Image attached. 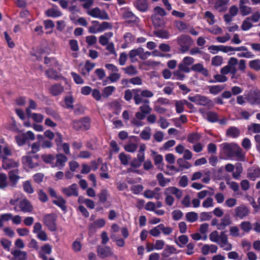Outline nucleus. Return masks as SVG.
<instances>
[{"label": "nucleus", "instance_id": "nucleus-1", "mask_svg": "<svg viewBox=\"0 0 260 260\" xmlns=\"http://www.w3.org/2000/svg\"><path fill=\"white\" fill-rule=\"evenodd\" d=\"M164 194L166 196V204L169 206H171L174 204L175 201L172 194H174L177 198L180 199L182 196V191L175 187L171 186L165 188Z\"/></svg>", "mask_w": 260, "mask_h": 260}, {"label": "nucleus", "instance_id": "nucleus-2", "mask_svg": "<svg viewBox=\"0 0 260 260\" xmlns=\"http://www.w3.org/2000/svg\"><path fill=\"white\" fill-rule=\"evenodd\" d=\"M15 139L17 144L19 146H22L26 143L27 140H35V135L32 132L28 131L26 133H21L16 136Z\"/></svg>", "mask_w": 260, "mask_h": 260}, {"label": "nucleus", "instance_id": "nucleus-3", "mask_svg": "<svg viewBox=\"0 0 260 260\" xmlns=\"http://www.w3.org/2000/svg\"><path fill=\"white\" fill-rule=\"evenodd\" d=\"M87 14L92 17L101 20H108L109 19L108 13L105 10H101L98 7L87 10Z\"/></svg>", "mask_w": 260, "mask_h": 260}, {"label": "nucleus", "instance_id": "nucleus-4", "mask_svg": "<svg viewBox=\"0 0 260 260\" xmlns=\"http://www.w3.org/2000/svg\"><path fill=\"white\" fill-rule=\"evenodd\" d=\"M96 252L99 257L102 259L115 256L112 248L108 246H98Z\"/></svg>", "mask_w": 260, "mask_h": 260}, {"label": "nucleus", "instance_id": "nucleus-5", "mask_svg": "<svg viewBox=\"0 0 260 260\" xmlns=\"http://www.w3.org/2000/svg\"><path fill=\"white\" fill-rule=\"evenodd\" d=\"M56 220V217L53 214L46 215L43 219L44 224L52 232L55 231L57 229Z\"/></svg>", "mask_w": 260, "mask_h": 260}, {"label": "nucleus", "instance_id": "nucleus-6", "mask_svg": "<svg viewBox=\"0 0 260 260\" xmlns=\"http://www.w3.org/2000/svg\"><path fill=\"white\" fill-rule=\"evenodd\" d=\"M73 126L76 130L86 131L90 127V119L88 118H84L79 120L73 121Z\"/></svg>", "mask_w": 260, "mask_h": 260}, {"label": "nucleus", "instance_id": "nucleus-7", "mask_svg": "<svg viewBox=\"0 0 260 260\" xmlns=\"http://www.w3.org/2000/svg\"><path fill=\"white\" fill-rule=\"evenodd\" d=\"M194 61V59L193 58L190 56H186L178 65V69L181 71L187 73H189L191 69L189 67L192 64Z\"/></svg>", "mask_w": 260, "mask_h": 260}, {"label": "nucleus", "instance_id": "nucleus-8", "mask_svg": "<svg viewBox=\"0 0 260 260\" xmlns=\"http://www.w3.org/2000/svg\"><path fill=\"white\" fill-rule=\"evenodd\" d=\"M188 98L190 101L202 106L210 105L212 103L211 101L208 98L200 94H197L192 96H189Z\"/></svg>", "mask_w": 260, "mask_h": 260}, {"label": "nucleus", "instance_id": "nucleus-9", "mask_svg": "<svg viewBox=\"0 0 260 260\" xmlns=\"http://www.w3.org/2000/svg\"><path fill=\"white\" fill-rule=\"evenodd\" d=\"M133 6L138 11L141 13L147 12L149 9L148 0H134Z\"/></svg>", "mask_w": 260, "mask_h": 260}, {"label": "nucleus", "instance_id": "nucleus-10", "mask_svg": "<svg viewBox=\"0 0 260 260\" xmlns=\"http://www.w3.org/2000/svg\"><path fill=\"white\" fill-rule=\"evenodd\" d=\"M220 240L217 243L223 250L229 251L232 249V244L229 242L228 235L225 232H220Z\"/></svg>", "mask_w": 260, "mask_h": 260}, {"label": "nucleus", "instance_id": "nucleus-11", "mask_svg": "<svg viewBox=\"0 0 260 260\" xmlns=\"http://www.w3.org/2000/svg\"><path fill=\"white\" fill-rule=\"evenodd\" d=\"M225 147L226 149H231L233 150V155L237 157L238 160H243L244 158L245 153L242 149L236 145L225 144Z\"/></svg>", "mask_w": 260, "mask_h": 260}, {"label": "nucleus", "instance_id": "nucleus-12", "mask_svg": "<svg viewBox=\"0 0 260 260\" xmlns=\"http://www.w3.org/2000/svg\"><path fill=\"white\" fill-rule=\"evenodd\" d=\"M178 44L183 51L187 50L191 44V39L189 36L182 35L177 39Z\"/></svg>", "mask_w": 260, "mask_h": 260}, {"label": "nucleus", "instance_id": "nucleus-13", "mask_svg": "<svg viewBox=\"0 0 260 260\" xmlns=\"http://www.w3.org/2000/svg\"><path fill=\"white\" fill-rule=\"evenodd\" d=\"M160 188L159 187H155L153 190H146L144 193V196L147 199L155 198L156 200H159L160 198Z\"/></svg>", "mask_w": 260, "mask_h": 260}, {"label": "nucleus", "instance_id": "nucleus-14", "mask_svg": "<svg viewBox=\"0 0 260 260\" xmlns=\"http://www.w3.org/2000/svg\"><path fill=\"white\" fill-rule=\"evenodd\" d=\"M218 250L217 246L215 244H203L201 248V253L206 255L210 253H215Z\"/></svg>", "mask_w": 260, "mask_h": 260}, {"label": "nucleus", "instance_id": "nucleus-15", "mask_svg": "<svg viewBox=\"0 0 260 260\" xmlns=\"http://www.w3.org/2000/svg\"><path fill=\"white\" fill-rule=\"evenodd\" d=\"M61 191L62 193L68 197L78 196L77 185L75 183L69 187L62 188Z\"/></svg>", "mask_w": 260, "mask_h": 260}, {"label": "nucleus", "instance_id": "nucleus-16", "mask_svg": "<svg viewBox=\"0 0 260 260\" xmlns=\"http://www.w3.org/2000/svg\"><path fill=\"white\" fill-rule=\"evenodd\" d=\"M18 207L20 208V210L23 212H30L33 209L32 206L25 198L19 202Z\"/></svg>", "mask_w": 260, "mask_h": 260}, {"label": "nucleus", "instance_id": "nucleus-17", "mask_svg": "<svg viewBox=\"0 0 260 260\" xmlns=\"http://www.w3.org/2000/svg\"><path fill=\"white\" fill-rule=\"evenodd\" d=\"M235 212L236 216L240 219H243L249 214L248 208L244 205H241L237 207L235 209Z\"/></svg>", "mask_w": 260, "mask_h": 260}, {"label": "nucleus", "instance_id": "nucleus-18", "mask_svg": "<svg viewBox=\"0 0 260 260\" xmlns=\"http://www.w3.org/2000/svg\"><path fill=\"white\" fill-rule=\"evenodd\" d=\"M248 101L252 105L260 103V91L254 90L250 93Z\"/></svg>", "mask_w": 260, "mask_h": 260}, {"label": "nucleus", "instance_id": "nucleus-19", "mask_svg": "<svg viewBox=\"0 0 260 260\" xmlns=\"http://www.w3.org/2000/svg\"><path fill=\"white\" fill-rule=\"evenodd\" d=\"M191 70L193 71L198 72L202 74L205 77L209 76V71L204 67L203 64L198 63L193 64L191 68Z\"/></svg>", "mask_w": 260, "mask_h": 260}, {"label": "nucleus", "instance_id": "nucleus-20", "mask_svg": "<svg viewBox=\"0 0 260 260\" xmlns=\"http://www.w3.org/2000/svg\"><path fill=\"white\" fill-rule=\"evenodd\" d=\"M232 220L229 215H225L220 219V222L218 225V230L220 231L224 230L226 226L231 224Z\"/></svg>", "mask_w": 260, "mask_h": 260}, {"label": "nucleus", "instance_id": "nucleus-21", "mask_svg": "<svg viewBox=\"0 0 260 260\" xmlns=\"http://www.w3.org/2000/svg\"><path fill=\"white\" fill-rule=\"evenodd\" d=\"M243 49H245V48L242 47L234 48L231 46L224 45H221V51L223 53H228L230 55L235 54V51H240L241 50Z\"/></svg>", "mask_w": 260, "mask_h": 260}, {"label": "nucleus", "instance_id": "nucleus-22", "mask_svg": "<svg viewBox=\"0 0 260 260\" xmlns=\"http://www.w3.org/2000/svg\"><path fill=\"white\" fill-rule=\"evenodd\" d=\"M29 153H27L28 154ZM22 163L25 167L28 168H34L38 166L37 163H33L32 162L31 157L28 155L23 156L21 158Z\"/></svg>", "mask_w": 260, "mask_h": 260}, {"label": "nucleus", "instance_id": "nucleus-23", "mask_svg": "<svg viewBox=\"0 0 260 260\" xmlns=\"http://www.w3.org/2000/svg\"><path fill=\"white\" fill-rule=\"evenodd\" d=\"M2 166L4 169L7 170L17 168L18 166V163L12 159L4 158Z\"/></svg>", "mask_w": 260, "mask_h": 260}, {"label": "nucleus", "instance_id": "nucleus-24", "mask_svg": "<svg viewBox=\"0 0 260 260\" xmlns=\"http://www.w3.org/2000/svg\"><path fill=\"white\" fill-rule=\"evenodd\" d=\"M11 254L16 260H27V253L25 251L14 249L11 251Z\"/></svg>", "mask_w": 260, "mask_h": 260}, {"label": "nucleus", "instance_id": "nucleus-25", "mask_svg": "<svg viewBox=\"0 0 260 260\" xmlns=\"http://www.w3.org/2000/svg\"><path fill=\"white\" fill-rule=\"evenodd\" d=\"M106 222L104 219H98L89 225V230L94 232L96 229L103 228Z\"/></svg>", "mask_w": 260, "mask_h": 260}, {"label": "nucleus", "instance_id": "nucleus-26", "mask_svg": "<svg viewBox=\"0 0 260 260\" xmlns=\"http://www.w3.org/2000/svg\"><path fill=\"white\" fill-rule=\"evenodd\" d=\"M229 0H216L214 7L219 12L224 11L227 9Z\"/></svg>", "mask_w": 260, "mask_h": 260}, {"label": "nucleus", "instance_id": "nucleus-27", "mask_svg": "<svg viewBox=\"0 0 260 260\" xmlns=\"http://www.w3.org/2000/svg\"><path fill=\"white\" fill-rule=\"evenodd\" d=\"M113 35V34L112 32L105 33L99 37V43L102 46H106L108 44L110 43L109 40L112 37Z\"/></svg>", "mask_w": 260, "mask_h": 260}, {"label": "nucleus", "instance_id": "nucleus-28", "mask_svg": "<svg viewBox=\"0 0 260 260\" xmlns=\"http://www.w3.org/2000/svg\"><path fill=\"white\" fill-rule=\"evenodd\" d=\"M184 105H187L188 106L191 105V104L189 103L185 100L176 101L175 102V107L177 113H181L183 112Z\"/></svg>", "mask_w": 260, "mask_h": 260}, {"label": "nucleus", "instance_id": "nucleus-29", "mask_svg": "<svg viewBox=\"0 0 260 260\" xmlns=\"http://www.w3.org/2000/svg\"><path fill=\"white\" fill-rule=\"evenodd\" d=\"M152 20L153 24L155 27L159 28L162 27L165 25V21L163 17L156 16L155 15H152Z\"/></svg>", "mask_w": 260, "mask_h": 260}, {"label": "nucleus", "instance_id": "nucleus-30", "mask_svg": "<svg viewBox=\"0 0 260 260\" xmlns=\"http://www.w3.org/2000/svg\"><path fill=\"white\" fill-rule=\"evenodd\" d=\"M188 242V238L187 236L182 235L175 240V243L180 248H182Z\"/></svg>", "mask_w": 260, "mask_h": 260}, {"label": "nucleus", "instance_id": "nucleus-31", "mask_svg": "<svg viewBox=\"0 0 260 260\" xmlns=\"http://www.w3.org/2000/svg\"><path fill=\"white\" fill-rule=\"evenodd\" d=\"M18 174L19 171L18 169L12 170L9 172V179L13 185L16 184L20 178L19 176H18Z\"/></svg>", "mask_w": 260, "mask_h": 260}, {"label": "nucleus", "instance_id": "nucleus-32", "mask_svg": "<svg viewBox=\"0 0 260 260\" xmlns=\"http://www.w3.org/2000/svg\"><path fill=\"white\" fill-rule=\"evenodd\" d=\"M141 89H133L134 93V100L136 105H139L141 103L144 102L143 96L141 94Z\"/></svg>", "mask_w": 260, "mask_h": 260}, {"label": "nucleus", "instance_id": "nucleus-33", "mask_svg": "<svg viewBox=\"0 0 260 260\" xmlns=\"http://www.w3.org/2000/svg\"><path fill=\"white\" fill-rule=\"evenodd\" d=\"M177 249L173 246L171 245H166L162 251V255L164 257H168L173 253H178Z\"/></svg>", "mask_w": 260, "mask_h": 260}, {"label": "nucleus", "instance_id": "nucleus-34", "mask_svg": "<svg viewBox=\"0 0 260 260\" xmlns=\"http://www.w3.org/2000/svg\"><path fill=\"white\" fill-rule=\"evenodd\" d=\"M64 90V88L60 84H55L51 86L50 89L51 93L53 95H57L62 93Z\"/></svg>", "mask_w": 260, "mask_h": 260}, {"label": "nucleus", "instance_id": "nucleus-35", "mask_svg": "<svg viewBox=\"0 0 260 260\" xmlns=\"http://www.w3.org/2000/svg\"><path fill=\"white\" fill-rule=\"evenodd\" d=\"M226 135L230 137L237 138L240 135V131L236 127L231 126L226 130Z\"/></svg>", "mask_w": 260, "mask_h": 260}, {"label": "nucleus", "instance_id": "nucleus-36", "mask_svg": "<svg viewBox=\"0 0 260 260\" xmlns=\"http://www.w3.org/2000/svg\"><path fill=\"white\" fill-rule=\"evenodd\" d=\"M252 22H253L251 20L250 17H246L242 23L241 26V29L244 31L249 30L253 26Z\"/></svg>", "mask_w": 260, "mask_h": 260}, {"label": "nucleus", "instance_id": "nucleus-37", "mask_svg": "<svg viewBox=\"0 0 260 260\" xmlns=\"http://www.w3.org/2000/svg\"><path fill=\"white\" fill-rule=\"evenodd\" d=\"M241 47L244 48L245 49L241 50L240 51H243V52L237 54V56L239 57L252 58L254 57V55L251 52L248 51L247 48L246 47L243 46H241Z\"/></svg>", "mask_w": 260, "mask_h": 260}, {"label": "nucleus", "instance_id": "nucleus-38", "mask_svg": "<svg viewBox=\"0 0 260 260\" xmlns=\"http://www.w3.org/2000/svg\"><path fill=\"white\" fill-rule=\"evenodd\" d=\"M115 89L116 88L114 86L105 87L102 90V96L104 98H108L112 94Z\"/></svg>", "mask_w": 260, "mask_h": 260}, {"label": "nucleus", "instance_id": "nucleus-39", "mask_svg": "<svg viewBox=\"0 0 260 260\" xmlns=\"http://www.w3.org/2000/svg\"><path fill=\"white\" fill-rule=\"evenodd\" d=\"M124 39L125 40V43L122 44V48H126L128 45L134 41V36L129 32H126L124 35Z\"/></svg>", "mask_w": 260, "mask_h": 260}, {"label": "nucleus", "instance_id": "nucleus-40", "mask_svg": "<svg viewBox=\"0 0 260 260\" xmlns=\"http://www.w3.org/2000/svg\"><path fill=\"white\" fill-rule=\"evenodd\" d=\"M204 116L207 118V119L211 122H215L218 120V116L217 114L213 112H208L206 113H204Z\"/></svg>", "mask_w": 260, "mask_h": 260}, {"label": "nucleus", "instance_id": "nucleus-41", "mask_svg": "<svg viewBox=\"0 0 260 260\" xmlns=\"http://www.w3.org/2000/svg\"><path fill=\"white\" fill-rule=\"evenodd\" d=\"M88 31L91 34H97L100 32L99 28V22L98 21H93L92 25L88 27Z\"/></svg>", "mask_w": 260, "mask_h": 260}, {"label": "nucleus", "instance_id": "nucleus-42", "mask_svg": "<svg viewBox=\"0 0 260 260\" xmlns=\"http://www.w3.org/2000/svg\"><path fill=\"white\" fill-rule=\"evenodd\" d=\"M248 65L251 69L256 71H259L260 70V59H255L250 60L249 61Z\"/></svg>", "mask_w": 260, "mask_h": 260}, {"label": "nucleus", "instance_id": "nucleus-43", "mask_svg": "<svg viewBox=\"0 0 260 260\" xmlns=\"http://www.w3.org/2000/svg\"><path fill=\"white\" fill-rule=\"evenodd\" d=\"M123 16L124 18L132 22H137L139 19L132 12L129 11L124 12Z\"/></svg>", "mask_w": 260, "mask_h": 260}, {"label": "nucleus", "instance_id": "nucleus-44", "mask_svg": "<svg viewBox=\"0 0 260 260\" xmlns=\"http://www.w3.org/2000/svg\"><path fill=\"white\" fill-rule=\"evenodd\" d=\"M224 87L220 85H212L208 86L210 93L216 95L223 89Z\"/></svg>", "mask_w": 260, "mask_h": 260}, {"label": "nucleus", "instance_id": "nucleus-45", "mask_svg": "<svg viewBox=\"0 0 260 260\" xmlns=\"http://www.w3.org/2000/svg\"><path fill=\"white\" fill-rule=\"evenodd\" d=\"M159 184L161 186H166L170 181V179L165 178L162 173H158L156 176Z\"/></svg>", "mask_w": 260, "mask_h": 260}, {"label": "nucleus", "instance_id": "nucleus-46", "mask_svg": "<svg viewBox=\"0 0 260 260\" xmlns=\"http://www.w3.org/2000/svg\"><path fill=\"white\" fill-rule=\"evenodd\" d=\"M45 14L48 17H57L60 16L61 15V12L55 8H51V9L47 10L45 12Z\"/></svg>", "mask_w": 260, "mask_h": 260}, {"label": "nucleus", "instance_id": "nucleus-47", "mask_svg": "<svg viewBox=\"0 0 260 260\" xmlns=\"http://www.w3.org/2000/svg\"><path fill=\"white\" fill-rule=\"evenodd\" d=\"M21 193H16L14 195V198L10 201V204L11 205L15 206L14 207V210L16 211H18V207L16 206V204L19 202V200L21 197Z\"/></svg>", "mask_w": 260, "mask_h": 260}, {"label": "nucleus", "instance_id": "nucleus-48", "mask_svg": "<svg viewBox=\"0 0 260 260\" xmlns=\"http://www.w3.org/2000/svg\"><path fill=\"white\" fill-rule=\"evenodd\" d=\"M53 203L61 208L63 210L66 209V201L61 197L56 198L55 200L53 201Z\"/></svg>", "mask_w": 260, "mask_h": 260}, {"label": "nucleus", "instance_id": "nucleus-49", "mask_svg": "<svg viewBox=\"0 0 260 260\" xmlns=\"http://www.w3.org/2000/svg\"><path fill=\"white\" fill-rule=\"evenodd\" d=\"M144 102L146 104H144L139 107L140 111L145 114H150L152 111V108L148 104L149 101L148 100H145Z\"/></svg>", "mask_w": 260, "mask_h": 260}, {"label": "nucleus", "instance_id": "nucleus-50", "mask_svg": "<svg viewBox=\"0 0 260 260\" xmlns=\"http://www.w3.org/2000/svg\"><path fill=\"white\" fill-rule=\"evenodd\" d=\"M145 149V145L144 144H141L139 150V153L137 155V159L141 161L142 162H143L145 159L144 151Z\"/></svg>", "mask_w": 260, "mask_h": 260}, {"label": "nucleus", "instance_id": "nucleus-51", "mask_svg": "<svg viewBox=\"0 0 260 260\" xmlns=\"http://www.w3.org/2000/svg\"><path fill=\"white\" fill-rule=\"evenodd\" d=\"M95 66V64L93 63H91L89 61H87L85 64L84 65V68L86 70V71H84L83 70L81 71V74L83 76H86L88 75L89 72L91 71Z\"/></svg>", "mask_w": 260, "mask_h": 260}, {"label": "nucleus", "instance_id": "nucleus-52", "mask_svg": "<svg viewBox=\"0 0 260 260\" xmlns=\"http://www.w3.org/2000/svg\"><path fill=\"white\" fill-rule=\"evenodd\" d=\"M141 137L142 139L145 140H148L150 139L151 137V128L149 127H146L142 131L140 134Z\"/></svg>", "mask_w": 260, "mask_h": 260}, {"label": "nucleus", "instance_id": "nucleus-53", "mask_svg": "<svg viewBox=\"0 0 260 260\" xmlns=\"http://www.w3.org/2000/svg\"><path fill=\"white\" fill-rule=\"evenodd\" d=\"M209 239L211 242L218 243L220 240V234L217 231L212 232L209 235Z\"/></svg>", "mask_w": 260, "mask_h": 260}, {"label": "nucleus", "instance_id": "nucleus-54", "mask_svg": "<svg viewBox=\"0 0 260 260\" xmlns=\"http://www.w3.org/2000/svg\"><path fill=\"white\" fill-rule=\"evenodd\" d=\"M56 158L57 159L55 164V166L56 167H62L67 160V157L63 154L57 155Z\"/></svg>", "mask_w": 260, "mask_h": 260}, {"label": "nucleus", "instance_id": "nucleus-55", "mask_svg": "<svg viewBox=\"0 0 260 260\" xmlns=\"http://www.w3.org/2000/svg\"><path fill=\"white\" fill-rule=\"evenodd\" d=\"M223 63V57L219 55L213 57L211 59V64L213 66L219 67Z\"/></svg>", "mask_w": 260, "mask_h": 260}, {"label": "nucleus", "instance_id": "nucleus-56", "mask_svg": "<svg viewBox=\"0 0 260 260\" xmlns=\"http://www.w3.org/2000/svg\"><path fill=\"white\" fill-rule=\"evenodd\" d=\"M205 18L210 25H213L215 22L214 15L210 11H206L204 15Z\"/></svg>", "mask_w": 260, "mask_h": 260}, {"label": "nucleus", "instance_id": "nucleus-57", "mask_svg": "<svg viewBox=\"0 0 260 260\" xmlns=\"http://www.w3.org/2000/svg\"><path fill=\"white\" fill-rule=\"evenodd\" d=\"M248 177L252 180H254L256 178L260 177V169L256 168L250 171L248 173Z\"/></svg>", "mask_w": 260, "mask_h": 260}, {"label": "nucleus", "instance_id": "nucleus-58", "mask_svg": "<svg viewBox=\"0 0 260 260\" xmlns=\"http://www.w3.org/2000/svg\"><path fill=\"white\" fill-rule=\"evenodd\" d=\"M124 73L129 75H136L138 73L137 69L133 65L122 69Z\"/></svg>", "mask_w": 260, "mask_h": 260}, {"label": "nucleus", "instance_id": "nucleus-59", "mask_svg": "<svg viewBox=\"0 0 260 260\" xmlns=\"http://www.w3.org/2000/svg\"><path fill=\"white\" fill-rule=\"evenodd\" d=\"M153 12L152 15H155L156 16L164 17L167 14L165 9L158 6L154 8Z\"/></svg>", "mask_w": 260, "mask_h": 260}, {"label": "nucleus", "instance_id": "nucleus-60", "mask_svg": "<svg viewBox=\"0 0 260 260\" xmlns=\"http://www.w3.org/2000/svg\"><path fill=\"white\" fill-rule=\"evenodd\" d=\"M214 205L213 199L211 197L207 198L202 203V206L205 208L213 207Z\"/></svg>", "mask_w": 260, "mask_h": 260}, {"label": "nucleus", "instance_id": "nucleus-61", "mask_svg": "<svg viewBox=\"0 0 260 260\" xmlns=\"http://www.w3.org/2000/svg\"><path fill=\"white\" fill-rule=\"evenodd\" d=\"M211 172L207 170L203 171V178L202 181L204 183H208L211 180Z\"/></svg>", "mask_w": 260, "mask_h": 260}, {"label": "nucleus", "instance_id": "nucleus-62", "mask_svg": "<svg viewBox=\"0 0 260 260\" xmlns=\"http://www.w3.org/2000/svg\"><path fill=\"white\" fill-rule=\"evenodd\" d=\"M248 129L250 132L253 133H260V124L251 123L248 126Z\"/></svg>", "mask_w": 260, "mask_h": 260}, {"label": "nucleus", "instance_id": "nucleus-63", "mask_svg": "<svg viewBox=\"0 0 260 260\" xmlns=\"http://www.w3.org/2000/svg\"><path fill=\"white\" fill-rule=\"evenodd\" d=\"M186 218L187 220L190 222H193L197 220L198 218V215L197 213L194 212H188L186 214Z\"/></svg>", "mask_w": 260, "mask_h": 260}, {"label": "nucleus", "instance_id": "nucleus-64", "mask_svg": "<svg viewBox=\"0 0 260 260\" xmlns=\"http://www.w3.org/2000/svg\"><path fill=\"white\" fill-rule=\"evenodd\" d=\"M23 189L27 193H32L34 192V190L28 181H25L23 183Z\"/></svg>", "mask_w": 260, "mask_h": 260}]
</instances>
